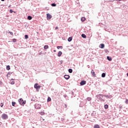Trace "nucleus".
<instances>
[{"instance_id":"obj_42","label":"nucleus","mask_w":128,"mask_h":128,"mask_svg":"<svg viewBox=\"0 0 128 128\" xmlns=\"http://www.w3.org/2000/svg\"><path fill=\"white\" fill-rule=\"evenodd\" d=\"M0 84H2V82L1 80H0Z\"/></svg>"},{"instance_id":"obj_33","label":"nucleus","mask_w":128,"mask_h":128,"mask_svg":"<svg viewBox=\"0 0 128 128\" xmlns=\"http://www.w3.org/2000/svg\"><path fill=\"white\" fill-rule=\"evenodd\" d=\"M25 38H26V39L28 38V35H25Z\"/></svg>"},{"instance_id":"obj_28","label":"nucleus","mask_w":128,"mask_h":128,"mask_svg":"<svg viewBox=\"0 0 128 128\" xmlns=\"http://www.w3.org/2000/svg\"><path fill=\"white\" fill-rule=\"evenodd\" d=\"M12 106H16V102H12Z\"/></svg>"},{"instance_id":"obj_37","label":"nucleus","mask_w":128,"mask_h":128,"mask_svg":"<svg viewBox=\"0 0 128 128\" xmlns=\"http://www.w3.org/2000/svg\"><path fill=\"white\" fill-rule=\"evenodd\" d=\"M100 96H102V98H104V95L100 94Z\"/></svg>"},{"instance_id":"obj_25","label":"nucleus","mask_w":128,"mask_h":128,"mask_svg":"<svg viewBox=\"0 0 128 128\" xmlns=\"http://www.w3.org/2000/svg\"><path fill=\"white\" fill-rule=\"evenodd\" d=\"M52 6H56V4L54 3L51 4Z\"/></svg>"},{"instance_id":"obj_29","label":"nucleus","mask_w":128,"mask_h":128,"mask_svg":"<svg viewBox=\"0 0 128 128\" xmlns=\"http://www.w3.org/2000/svg\"><path fill=\"white\" fill-rule=\"evenodd\" d=\"M50 100H52V99L50 97H48V102H50Z\"/></svg>"},{"instance_id":"obj_1","label":"nucleus","mask_w":128,"mask_h":128,"mask_svg":"<svg viewBox=\"0 0 128 128\" xmlns=\"http://www.w3.org/2000/svg\"><path fill=\"white\" fill-rule=\"evenodd\" d=\"M1 118H2V120H7V118H8V114H2Z\"/></svg>"},{"instance_id":"obj_46","label":"nucleus","mask_w":128,"mask_h":128,"mask_svg":"<svg viewBox=\"0 0 128 128\" xmlns=\"http://www.w3.org/2000/svg\"><path fill=\"white\" fill-rule=\"evenodd\" d=\"M119 2H120V0H118Z\"/></svg>"},{"instance_id":"obj_31","label":"nucleus","mask_w":128,"mask_h":128,"mask_svg":"<svg viewBox=\"0 0 128 128\" xmlns=\"http://www.w3.org/2000/svg\"><path fill=\"white\" fill-rule=\"evenodd\" d=\"M8 33L11 34V36H14V33L12 32H8Z\"/></svg>"},{"instance_id":"obj_12","label":"nucleus","mask_w":128,"mask_h":128,"mask_svg":"<svg viewBox=\"0 0 128 128\" xmlns=\"http://www.w3.org/2000/svg\"><path fill=\"white\" fill-rule=\"evenodd\" d=\"M96 98L98 99V100H100V94H98L97 96H96Z\"/></svg>"},{"instance_id":"obj_8","label":"nucleus","mask_w":128,"mask_h":128,"mask_svg":"<svg viewBox=\"0 0 128 128\" xmlns=\"http://www.w3.org/2000/svg\"><path fill=\"white\" fill-rule=\"evenodd\" d=\"M64 78H66V80H68V78H70V76L68 75H65L64 76Z\"/></svg>"},{"instance_id":"obj_22","label":"nucleus","mask_w":128,"mask_h":128,"mask_svg":"<svg viewBox=\"0 0 128 128\" xmlns=\"http://www.w3.org/2000/svg\"><path fill=\"white\" fill-rule=\"evenodd\" d=\"M32 17L31 16H28V20H32Z\"/></svg>"},{"instance_id":"obj_24","label":"nucleus","mask_w":128,"mask_h":128,"mask_svg":"<svg viewBox=\"0 0 128 128\" xmlns=\"http://www.w3.org/2000/svg\"><path fill=\"white\" fill-rule=\"evenodd\" d=\"M68 72H70V74H72V69H69Z\"/></svg>"},{"instance_id":"obj_27","label":"nucleus","mask_w":128,"mask_h":128,"mask_svg":"<svg viewBox=\"0 0 128 128\" xmlns=\"http://www.w3.org/2000/svg\"><path fill=\"white\" fill-rule=\"evenodd\" d=\"M12 42H16V38L12 39Z\"/></svg>"},{"instance_id":"obj_44","label":"nucleus","mask_w":128,"mask_h":128,"mask_svg":"<svg viewBox=\"0 0 128 128\" xmlns=\"http://www.w3.org/2000/svg\"><path fill=\"white\" fill-rule=\"evenodd\" d=\"M2 2H4V0H1Z\"/></svg>"},{"instance_id":"obj_45","label":"nucleus","mask_w":128,"mask_h":128,"mask_svg":"<svg viewBox=\"0 0 128 128\" xmlns=\"http://www.w3.org/2000/svg\"><path fill=\"white\" fill-rule=\"evenodd\" d=\"M126 76H128V72L127 73Z\"/></svg>"},{"instance_id":"obj_4","label":"nucleus","mask_w":128,"mask_h":128,"mask_svg":"<svg viewBox=\"0 0 128 128\" xmlns=\"http://www.w3.org/2000/svg\"><path fill=\"white\" fill-rule=\"evenodd\" d=\"M42 108V106L40 104H35V108H36L37 110H40Z\"/></svg>"},{"instance_id":"obj_10","label":"nucleus","mask_w":128,"mask_h":128,"mask_svg":"<svg viewBox=\"0 0 128 128\" xmlns=\"http://www.w3.org/2000/svg\"><path fill=\"white\" fill-rule=\"evenodd\" d=\"M62 54V52L60 51L58 52V56H60Z\"/></svg>"},{"instance_id":"obj_19","label":"nucleus","mask_w":128,"mask_h":128,"mask_svg":"<svg viewBox=\"0 0 128 128\" xmlns=\"http://www.w3.org/2000/svg\"><path fill=\"white\" fill-rule=\"evenodd\" d=\"M82 38H86V34H82Z\"/></svg>"},{"instance_id":"obj_43","label":"nucleus","mask_w":128,"mask_h":128,"mask_svg":"<svg viewBox=\"0 0 128 128\" xmlns=\"http://www.w3.org/2000/svg\"><path fill=\"white\" fill-rule=\"evenodd\" d=\"M65 108H67L66 104H65Z\"/></svg>"},{"instance_id":"obj_15","label":"nucleus","mask_w":128,"mask_h":128,"mask_svg":"<svg viewBox=\"0 0 128 128\" xmlns=\"http://www.w3.org/2000/svg\"><path fill=\"white\" fill-rule=\"evenodd\" d=\"M107 59L108 60H110V62H112V57H110V56H107Z\"/></svg>"},{"instance_id":"obj_7","label":"nucleus","mask_w":128,"mask_h":128,"mask_svg":"<svg viewBox=\"0 0 128 128\" xmlns=\"http://www.w3.org/2000/svg\"><path fill=\"white\" fill-rule=\"evenodd\" d=\"M86 84V80H82L80 82V86H84Z\"/></svg>"},{"instance_id":"obj_49","label":"nucleus","mask_w":128,"mask_h":128,"mask_svg":"<svg viewBox=\"0 0 128 128\" xmlns=\"http://www.w3.org/2000/svg\"><path fill=\"white\" fill-rule=\"evenodd\" d=\"M14 79H12V80Z\"/></svg>"},{"instance_id":"obj_23","label":"nucleus","mask_w":128,"mask_h":128,"mask_svg":"<svg viewBox=\"0 0 128 128\" xmlns=\"http://www.w3.org/2000/svg\"><path fill=\"white\" fill-rule=\"evenodd\" d=\"M102 78H105L106 77V73H102Z\"/></svg>"},{"instance_id":"obj_14","label":"nucleus","mask_w":128,"mask_h":128,"mask_svg":"<svg viewBox=\"0 0 128 128\" xmlns=\"http://www.w3.org/2000/svg\"><path fill=\"white\" fill-rule=\"evenodd\" d=\"M72 37H70L68 38V42H72Z\"/></svg>"},{"instance_id":"obj_13","label":"nucleus","mask_w":128,"mask_h":128,"mask_svg":"<svg viewBox=\"0 0 128 128\" xmlns=\"http://www.w3.org/2000/svg\"><path fill=\"white\" fill-rule=\"evenodd\" d=\"M104 108L106 110H108V104H105L104 106Z\"/></svg>"},{"instance_id":"obj_35","label":"nucleus","mask_w":128,"mask_h":128,"mask_svg":"<svg viewBox=\"0 0 128 128\" xmlns=\"http://www.w3.org/2000/svg\"><path fill=\"white\" fill-rule=\"evenodd\" d=\"M125 102H126V104H128V99H126V100Z\"/></svg>"},{"instance_id":"obj_32","label":"nucleus","mask_w":128,"mask_h":128,"mask_svg":"<svg viewBox=\"0 0 128 128\" xmlns=\"http://www.w3.org/2000/svg\"><path fill=\"white\" fill-rule=\"evenodd\" d=\"M40 120H42V122H44V118H42V117H41Z\"/></svg>"},{"instance_id":"obj_16","label":"nucleus","mask_w":128,"mask_h":128,"mask_svg":"<svg viewBox=\"0 0 128 128\" xmlns=\"http://www.w3.org/2000/svg\"><path fill=\"white\" fill-rule=\"evenodd\" d=\"M6 68L7 70H10V66H7Z\"/></svg>"},{"instance_id":"obj_5","label":"nucleus","mask_w":128,"mask_h":128,"mask_svg":"<svg viewBox=\"0 0 128 128\" xmlns=\"http://www.w3.org/2000/svg\"><path fill=\"white\" fill-rule=\"evenodd\" d=\"M46 18H47V20H50V18H52V15H50V14H47Z\"/></svg>"},{"instance_id":"obj_39","label":"nucleus","mask_w":128,"mask_h":128,"mask_svg":"<svg viewBox=\"0 0 128 128\" xmlns=\"http://www.w3.org/2000/svg\"><path fill=\"white\" fill-rule=\"evenodd\" d=\"M55 30H58V26L56 27Z\"/></svg>"},{"instance_id":"obj_41","label":"nucleus","mask_w":128,"mask_h":128,"mask_svg":"<svg viewBox=\"0 0 128 128\" xmlns=\"http://www.w3.org/2000/svg\"><path fill=\"white\" fill-rule=\"evenodd\" d=\"M100 100H102V102H104V99L101 98Z\"/></svg>"},{"instance_id":"obj_11","label":"nucleus","mask_w":128,"mask_h":128,"mask_svg":"<svg viewBox=\"0 0 128 128\" xmlns=\"http://www.w3.org/2000/svg\"><path fill=\"white\" fill-rule=\"evenodd\" d=\"M94 128H100V127L98 124H95L94 126Z\"/></svg>"},{"instance_id":"obj_17","label":"nucleus","mask_w":128,"mask_h":128,"mask_svg":"<svg viewBox=\"0 0 128 128\" xmlns=\"http://www.w3.org/2000/svg\"><path fill=\"white\" fill-rule=\"evenodd\" d=\"M41 116H44V112H39Z\"/></svg>"},{"instance_id":"obj_38","label":"nucleus","mask_w":128,"mask_h":128,"mask_svg":"<svg viewBox=\"0 0 128 128\" xmlns=\"http://www.w3.org/2000/svg\"><path fill=\"white\" fill-rule=\"evenodd\" d=\"M88 100H92V98H88Z\"/></svg>"},{"instance_id":"obj_3","label":"nucleus","mask_w":128,"mask_h":128,"mask_svg":"<svg viewBox=\"0 0 128 128\" xmlns=\"http://www.w3.org/2000/svg\"><path fill=\"white\" fill-rule=\"evenodd\" d=\"M34 88H36V90H40V86L38 85V84L36 83L34 84Z\"/></svg>"},{"instance_id":"obj_2","label":"nucleus","mask_w":128,"mask_h":128,"mask_svg":"<svg viewBox=\"0 0 128 128\" xmlns=\"http://www.w3.org/2000/svg\"><path fill=\"white\" fill-rule=\"evenodd\" d=\"M19 102L21 104V106H24V104H26V101H24V100L21 98L19 100Z\"/></svg>"},{"instance_id":"obj_9","label":"nucleus","mask_w":128,"mask_h":128,"mask_svg":"<svg viewBox=\"0 0 128 128\" xmlns=\"http://www.w3.org/2000/svg\"><path fill=\"white\" fill-rule=\"evenodd\" d=\"M100 48H104V44H100Z\"/></svg>"},{"instance_id":"obj_48","label":"nucleus","mask_w":128,"mask_h":128,"mask_svg":"<svg viewBox=\"0 0 128 128\" xmlns=\"http://www.w3.org/2000/svg\"><path fill=\"white\" fill-rule=\"evenodd\" d=\"M54 52H56V50H54Z\"/></svg>"},{"instance_id":"obj_40","label":"nucleus","mask_w":128,"mask_h":128,"mask_svg":"<svg viewBox=\"0 0 128 128\" xmlns=\"http://www.w3.org/2000/svg\"><path fill=\"white\" fill-rule=\"evenodd\" d=\"M120 108H122V106H120Z\"/></svg>"},{"instance_id":"obj_47","label":"nucleus","mask_w":128,"mask_h":128,"mask_svg":"<svg viewBox=\"0 0 128 128\" xmlns=\"http://www.w3.org/2000/svg\"><path fill=\"white\" fill-rule=\"evenodd\" d=\"M14 12V14H16V12Z\"/></svg>"},{"instance_id":"obj_36","label":"nucleus","mask_w":128,"mask_h":128,"mask_svg":"<svg viewBox=\"0 0 128 128\" xmlns=\"http://www.w3.org/2000/svg\"><path fill=\"white\" fill-rule=\"evenodd\" d=\"M0 106H1V108H2L4 106V103H2V102L1 103Z\"/></svg>"},{"instance_id":"obj_6","label":"nucleus","mask_w":128,"mask_h":128,"mask_svg":"<svg viewBox=\"0 0 128 128\" xmlns=\"http://www.w3.org/2000/svg\"><path fill=\"white\" fill-rule=\"evenodd\" d=\"M91 74H92V76H94V78H96V72H94V71L93 70H91Z\"/></svg>"},{"instance_id":"obj_34","label":"nucleus","mask_w":128,"mask_h":128,"mask_svg":"<svg viewBox=\"0 0 128 128\" xmlns=\"http://www.w3.org/2000/svg\"><path fill=\"white\" fill-rule=\"evenodd\" d=\"M10 14H12V12H14V11H12V10H10Z\"/></svg>"},{"instance_id":"obj_26","label":"nucleus","mask_w":128,"mask_h":128,"mask_svg":"<svg viewBox=\"0 0 128 128\" xmlns=\"http://www.w3.org/2000/svg\"><path fill=\"white\" fill-rule=\"evenodd\" d=\"M104 98H110V96L108 95H104Z\"/></svg>"},{"instance_id":"obj_20","label":"nucleus","mask_w":128,"mask_h":128,"mask_svg":"<svg viewBox=\"0 0 128 128\" xmlns=\"http://www.w3.org/2000/svg\"><path fill=\"white\" fill-rule=\"evenodd\" d=\"M44 48L45 50H48V45H45V46H44Z\"/></svg>"},{"instance_id":"obj_21","label":"nucleus","mask_w":128,"mask_h":128,"mask_svg":"<svg viewBox=\"0 0 128 128\" xmlns=\"http://www.w3.org/2000/svg\"><path fill=\"white\" fill-rule=\"evenodd\" d=\"M57 48L58 50H60V48L61 50H62V46H58Z\"/></svg>"},{"instance_id":"obj_18","label":"nucleus","mask_w":128,"mask_h":128,"mask_svg":"<svg viewBox=\"0 0 128 128\" xmlns=\"http://www.w3.org/2000/svg\"><path fill=\"white\" fill-rule=\"evenodd\" d=\"M81 20H82V22H84V20H86V18H84V17H82V18H81Z\"/></svg>"},{"instance_id":"obj_30","label":"nucleus","mask_w":128,"mask_h":128,"mask_svg":"<svg viewBox=\"0 0 128 128\" xmlns=\"http://www.w3.org/2000/svg\"><path fill=\"white\" fill-rule=\"evenodd\" d=\"M10 84H14V81H11L10 82Z\"/></svg>"}]
</instances>
